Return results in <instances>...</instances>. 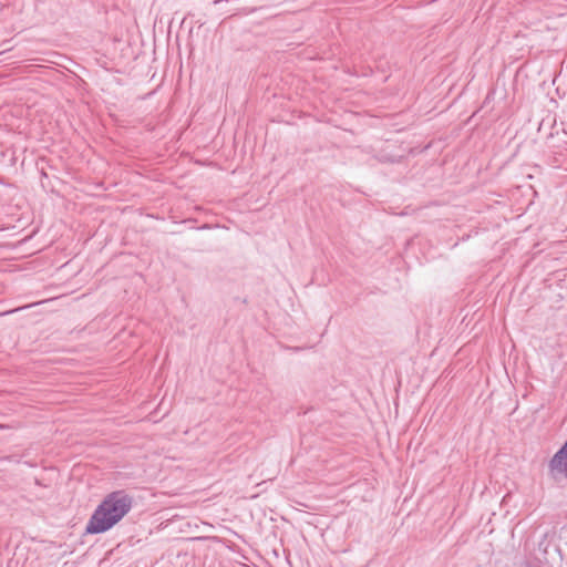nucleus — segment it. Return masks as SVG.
Returning <instances> with one entry per match:
<instances>
[{
  "label": "nucleus",
  "instance_id": "nucleus-1",
  "mask_svg": "<svg viewBox=\"0 0 567 567\" xmlns=\"http://www.w3.org/2000/svg\"><path fill=\"white\" fill-rule=\"evenodd\" d=\"M133 498L123 489L107 494L91 515L85 534H102L115 526L132 508Z\"/></svg>",
  "mask_w": 567,
  "mask_h": 567
},
{
  "label": "nucleus",
  "instance_id": "nucleus-2",
  "mask_svg": "<svg viewBox=\"0 0 567 567\" xmlns=\"http://www.w3.org/2000/svg\"><path fill=\"white\" fill-rule=\"evenodd\" d=\"M549 473L551 477L558 481L560 477L567 478V452L560 447L549 461Z\"/></svg>",
  "mask_w": 567,
  "mask_h": 567
},
{
  "label": "nucleus",
  "instance_id": "nucleus-3",
  "mask_svg": "<svg viewBox=\"0 0 567 567\" xmlns=\"http://www.w3.org/2000/svg\"><path fill=\"white\" fill-rule=\"evenodd\" d=\"M561 447H563V449H565V450H566V452H567V439H566V442L563 444V446H561Z\"/></svg>",
  "mask_w": 567,
  "mask_h": 567
}]
</instances>
